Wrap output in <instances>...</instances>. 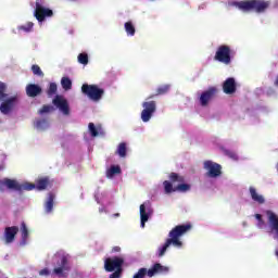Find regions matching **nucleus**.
Instances as JSON below:
<instances>
[{"instance_id": "f257e3e1", "label": "nucleus", "mask_w": 278, "mask_h": 278, "mask_svg": "<svg viewBox=\"0 0 278 278\" xmlns=\"http://www.w3.org/2000/svg\"><path fill=\"white\" fill-rule=\"evenodd\" d=\"M190 229H192L190 224L174 227L168 233L169 238L166 239L163 247L159 248V257H164L170 245L175 247L176 249H181V247H184V242H181V239L179 238L188 233Z\"/></svg>"}, {"instance_id": "f03ea898", "label": "nucleus", "mask_w": 278, "mask_h": 278, "mask_svg": "<svg viewBox=\"0 0 278 278\" xmlns=\"http://www.w3.org/2000/svg\"><path fill=\"white\" fill-rule=\"evenodd\" d=\"M230 5H232L233 8H238V10H241V12H256L257 14H262L270 8V1L242 0L232 1Z\"/></svg>"}, {"instance_id": "7ed1b4c3", "label": "nucleus", "mask_w": 278, "mask_h": 278, "mask_svg": "<svg viewBox=\"0 0 278 278\" xmlns=\"http://www.w3.org/2000/svg\"><path fill=\"white\" fill-rule=\"evenodd\" d=\"M0 112L4 116L12 114L16 105H18V96L10 97L8 96V85L5 83L0 81Z\"/></svg>"}, {"instance_id": "20e7f679", "label": "nucleus", "mask_w": 278, "mask_h": 278, "mask_svg": "<svg viewBox=\"0 0 278 278\" xmlns=\"http://www.w3.org/2000/svg\"><path fill=\"white\" fill-rule=\"evenodd\" d=\"M5 188L9 190H15L16 192H23V190H34L36 188L31 182L18 184L15 179L4 178L0 180V192H4Z\"/></svg>"}, {"instance_id": "39448f33", "label": "nucleus", "mask_w": 278, "mask_h": 278, "mask_svg": "<svg viewBox=\"0 0 278 278\" xmlns=\"http://www.w3.org/2000/svg\"><path fill=\"white\" fill-rule=\"evenodd\" d=\"M232 58L233 51L231 50V47L227 45L219 46L214 55L215 62H220V64H225L226 66L231 64Z\"/></svg>"}, {"instance_id": "423d86ee", "label": "nucleus", "mask_w": 278, "mask_h": 278, "mask_svg": "<svg viewBox=\"0 0 278 278\" xmlns=\"http://www.w3.org/2000/svg\"><path fill=\"white\" fill-rule=\"evenodd\" d=\"M81 92L83 94L88 97L90 101H94V102H98L101 99H103V96L105 94L104 89L99 88V86L97 85H88V84H84L81 86Z\"/></svg>"}, {"instance_id": "0eeeda50", "label": "nucleus", "mask_w": 278, "mask_h": 278, "mask_svg": "<svg viewBox=\"0 0 278 278\" xmlns=\"http://www.w3.org/2000/svg\"><path fill=\"white\" fill-rule=\"evenodd\" d=\"M168 267L163 266L160 263L154 264L150 269L141 267L138 271L132 276V278H146L147 275L149 277H155V275H160V273H167Z\"/></svg>"}, {"instance_id": "6e6552de", "label": "nucleus", "mask_w": 278, "mask_h": 278, "mask_svg": "<svg viewBox=\"0 0 278 278\" xmlns=\"http://www.w3.org/2000/svg\"><path fill=\"white\" fill-rule=\"evenodd\" d=\"M141 121L149 123L153 118V114L157 111V102L149 100L142 103Z\"/></svg>"}, {"instance_id": "1a4fd4ad", "label": "nucleus", "mask_w": 278, "mask_h": 278, "mask_svg": "<svg viewBox=\"0 0 278 278\" xmlns=\"http://www.w3.org/2000/svg\"><path fill=\"white\" fill-rule=\"evenodd\" d=\"M203 168L204 170H207L206 177H211V179H216V177H220L223 175V166L213 161H205L203 163Z\"/></svg>"}, {"instance_id": "9d476101", "label": "nucleus", "mask_w": 278, "mask_h": 278, "mask_svg": "<svg viewBox=\"0 0 278 278\" xmlns=\"http://www.w3.org/2000/svg\"><path fill=\"white\" fill-rule=\"evenodd\" d=\"M123 264H125V258L123 257H109L104 261V268L106 273H114V270H123Z\"/></svg>"}, {"instance_id": "9b49d317", "label": "nucleus", "mask_w": 278, "mask_h": 278, "mask_svg": "<svg viewBox=\"0 0 278 278\" xmlns=\"http://www.w3.org/2000/svg\"><path fill=\"white\" fill-rule=\"evenodd\" d=\"M52 103L64 116H71V105H68V100L64 97L55 96Z\"/></svg>"}, {"instance_id": "f8f14e48", "label": "nucleus", "mask_w": 278, "mask_h": 278, "mask_svg": "<svg viewBox=\"0 0 278 278\" xmlns=\"http://www.w3.org/2000/svg\"><path fill=\"white\" fill-rule=\"evenodd\" d=\"M165 194H170L173 192H188L190 191L191 186L188 184L179 182L176 187H173V184L168 180L163 182Z\"/></svg>"}, {"instance_id": "ddd939ff", "label": "nucleus", "mask_w": 278, "mask_h": 278, "mask_svg": "<svg viewBox=\"0 0 278 278\" xmlns=\"http://www.w3.org/2000/svg\"><path fill=\"white\" fill-rule=\"evenodd\" d=\"M34 16L39 23H42L45 18H51V16H53V10L47 9L39 2H36Z\"/></svg>"}, {"instance_id": "4468645a", "label": "nucleus", "mask_w": 278, "mask_h": 278, "mask_svg": "<svg viewBox=\"0 0 278 278\" xmlns=\"http://www.w3.org/2000/svg\"><path fill=\"white\" fill-rule=\"evenodd\" d=\"M216 92H218V89H216V87H211L206 91L202 92V94L200 96V104L202 105V108H205L207 103H210V101H212L214 97H216Z\"/></svg>"}, {"instance_id": "2eb2a0df", "label": "nucleus", "mask_w": 278, "mask_h": 278, "mask_svg": "<svg viewBox=\"0 0 278 278\" xmlns=\"http://www.w3.org/2000/svg\"><path fill=\"white\" fill-rule=\"evenodd\" d=\"M58 265L59 267L53 269L54 275H58V277H66L64 270H71V266H68V257L62 256L61 262L58 263Z\"/></svg>"}, {"instance_id": "dca6fc26", "label": "nucleus", "mask_w": 278, "mask_h": 278, "mask_svg": "<svg viewBox=\"0 0 278 278\" xmlns=\"http://www.w3.org/2000/svg\"><path fill=\"white\" fill-rule=\"evenodd\" d=\"M236 90H238V87L236 85V78H227L223 84V91L225 92V94H233L236 93Z\"/></svg>"}, {"instance_id": "f3484780", "label": "nucleus", "mask_w": 278, "mask_h": 278, "mask_svg": "<svg viewBox=\"0 0 278 278\" xmlns=\"http://www.w3.org/2000/svg\"><path fill=\"white\" fill-rule=\"evenodd\" d=\"M17 233H18V227L17 226L7 227L4 229L5 243L7 244H12V242H14Z\"/></svg>"}, {"instance_id": "a211bd4d", "label": "nucleus", "mask_w": 278, "mask_h": 278, "mask_svg": "<svg viewBox=\"0 0 278 278\" xmlns=\"http://www.w3.org/2000/svg\"><path fill=\"white\" fill-rule=\"evenodd\" d=\"M26 94L27 97H30V99H36V97L42 94V87L36 84H28L26 86Z\"/></svg>"}, {"instance_id": "6ab92c4d", "label": "nucleus", "mask_w": 278, "mask_h": 278, "mask_svg": "<svg viewBox=\"0 0 278 278\" xmlns=\"http://www.w3.org/2000/svg\"><path fill=\"white\" fill-rule=\"evenodd\" d=\"M150 203L146 202L140 205V218H141V227H144L146 223L149 220V216L151 215V210H148L147 206H149Z\"/></svg>"}, {"instance_id": "aec40b11", "label": "nucleus", "mask_w": 278, "mask_h": 278, "mask_svg": "<svg viewBox=\"0 0 278 278\" xmlns=\"http://www.w3.org/2000/svg\"><path fill=\"white\" fill-rule=\"evenodd\" d=\"M33 186H35L34 189H37V190H47V188L51 186V180L49 179V177L38 178L36 180V184H33Z\"/></svg>"}, {"instance_id": "412c9836", "label": "nucleus", "mask_w": 278, "mask_h": 278, "mask_svg": "<svg viewBox=\"0 0 278 278\" xmlns=\"http://www.w3.org/2000/svg\"><path fill=\"white\" fill-rule=\"evenodd\" d=\"M89 134L92 138H97V136H104L105 131H103V127L101 125L94 126V123H89Z\"/></svg>"}, {"instance_id": "4be33fe9", "label": "nucleus", "mask_w": 278, "mask_h": 278, "mask_svg": "<svg viewBox=\"0 0 278 278\" xmlns=\"http://www.w3.org/2000/svg\"><path fill=\"white\" fill-rule=\"evenodd\" d=\"M250 194L251 199L254 200L255 203H258L260 205H264V203H266L264 197L260 195L254 187H250Z\"/></svg>"}, {"instance_id": "5701e85b", "label": "nucleus", "mask_w": 278, "mask_h": 278, "mask_svg": "<svg viewBox=\"0 0 278 278\" xmlns=\"http://www.w3.org/2000/svg\"><path fill=\"white\" fill-rule=\"evenodd\" d=\"M168 90H170V85H161L159 88H156V93H152L148 97L149 99H155V97H160L162 94L168 93Z\"/></svg>"}, {"instance_id": "b1692460", "label": "nucleus", "mask_w": 278, "mask_h": 278, "mask_svg": "<svg viewBox=\"0 0 278 278\" xmlns=\"http://www.w3.org/2000/svg\"><path fill=\"white\" fill-rule=\"evenodd\" d=\"M53 201H55V195L53 193H49L48 200L45 204V210L47 214H51V212H53Z\"/></svg>"}, {"instance_id": "393cba45", "label": "nucleus", "mask_w": 278, "mask_h": 278, "mask_svg": "<svg viewBox=\"0 0 278 278\" xmlns=\"http://www.w3.org/2000/svg\"><path fill=\"white\" fill-rule=\"evenodd\" d=\"M186 181V178L175 172H172L169 174V184H184Z\"/></svg>"}, {"instance_id": "a878e982", "label": "nucleus", "mask_w": 278, "mask_h": 278, "mask_svg": "<svg viewBox=\"0 0 278 278\" xmlns=\"http://www.w3.org/2000/svg\"><path fill=\"white\" fill-rule=\"evenodd\" d=\"M114 175H121V166L112 165L108 170H106V177L109 179H112Z\"/></svg>"}, {"instance_id": "bb28decb", "label": "nucleus", "mask_w": 278, "mask_h": 278, "mask_svg": "<svg viewBox=\"0 0 278 278\" xmlns=\"http://www.w3.org/2000/svg\"><path fill=\"white\" fill-rule=\"evenodd\" d=\"M124 27L127 36H136V26H134V23L126 22L124 24Z\"/></svg>"}, {"instance_id": "cd10ccee", "label": "nucleus", "mask_w": 278, "mask_h": 278, "mask_svg": "<svg viewBox=\"0 0 278 278\" xmlns=\"http://www.w3.org/2000/svg\"><path fill=\"white\" fill-rule=\"evenodd\" d=\"M117 155L119 157H127V143L122 142L118 144L117 150H116Z\"/></svg>"}, {"instance_id": "c85d7f7f", "label": "nucleus", "mask_w": 278, "mask_h": 278, "mask_svg": "<svg viewBox=\"0 0 278 278\" xmlns=\"http://www.w3.org/2000/svg\"><path fill=\"white\" fill-rule=\"evenodd\" d=\"M61 86L63 90H71V88H73V81L68 77H63L61 79Z\"/></svg>"}, {"instance_id": "c756f323", "label": "nucleus", "mask_w": 278, "mask_h": 278, "mask_svg": "<svg viewBox=\"0 0 278 278\" xmlns=\"http://www.w3.org/2000/svg\"><path fill=\"white\" fill-rule=\"evenodd\" d=\"M35 127L37 129H47V127H49V122L46 118L37 119L35 122Z\"/></svg>"}, {"instance_id": "7c9ffc66", "label": "nucleus", "mask_w": 278, "mask_h": 278, "mask_svg": "<svg viewBox=\"0 0 278 278\" xmlns=\"http://www.w3.org/2000/svg\"><path fill=\"white\" fill-rule=\"evenodd\" d=\"M21 232H22V240H27V238H29V229H27V224H25V222H23L21 224Z\"/></svg>"}, {"instance_id": "2f4dec72", "label": "nucleus", "mask_w": 278, "mask_h": 278, "mask_svg": "<svg viewBox=\"0 0 278 278\" xmlns=\"http://www.w3.org/2000/svg\"><path fill=\"white\" fill-rule=\"evenodd\" d=\"M17 29L20 31H26V34H29V31L34 29V24L31 22H28L25 25L18 26Z\"/></svg>"}, {"instance_id": "473e14b6", "label": "nucleus", "mask_w": 278, "mask_h": 278, "mask_svg": "<svg viewBox=\"0 0 278 278\" xmlns=\"http://www.w3.org/2000/svg\"><path fill=\"white\" fill-rule=\"evenodd\" d=\"M58 92V84L50 83L47 94L48 97H53Z\"/></svg>"}, {"instance_id": "72a5a7b5", "label": "nucleus", "mask_w": 278, "mask_h": 278, "mask_svg": "<svg viewBox=\"0 0 278 278\" xmlns=\"http://www.w3.org/2000/svg\"><path fill=\"white\" fill-rule=\"evenodd\" d=\"M31 71L35 75H37L38 77H45V73H42V70L40 68L39 65H33L31 66Z\"/></svg>"}, {"instance_id": "f704fd0d", "label": "nucleus", "mask_w": 278, "mask_h": 278, "mask_svg": "<svg viewBox=\"0 0 278 278\" xmlns=\"http://www.w3.org/2000/svg\"><path fill=\"white\" fill-rule=\"evenodd\" d=\"M53 106L49 104H45L39 111L38 114H49V112H53Z\"/></svg>"}, {"instance_id": "c9c22d12", "label": "nucleus", "mask_w": 278, "mask_h": 278, "mask_svg": "<svg viewBox=\"0 0 278 278\" xmlns=\"http://www.w3.org/2000/svg\"><path fill=\"white\" fill-rule=\"evenodd\" d=\"M78 62L79 64H84V66H86L88 64V54L87 53L78 54Z\"/></svg>"}, {"instance_id": "e433bc0d", "label": "nucleus", "mask_w": 278, "mask_h": 278, "mask_svg": "<svg viewBox=\"0 0 278 278\" xmlns=\"http://www.w3.org/2000/svg\"><path fill=\"white\" fill-rule=\"evenodd\" d=\"M225 155L230 157V160H238V154L230 150H225Z\"/></svg>"}, {"instance_id": "4c0bfd02", "label": "nucleus", "mask_w": 278, "mask_h": 278, "mask_svg": "<svg viewBox=\"0 0 278 278\" xmlns=\"http://www.w3.org/2000/svg\"><path fill=\"white\" fill-rule=\"evenodd\" d=\"M123 275V269H117L110 275V278H119Z\"/></svg>"}, {"instance_id": "58836bf2", "label": "nucleus", "mask_w": 278, "mask_h": 278, "mask_svg": "<svg viewBox=\"0 0 278 278\" xmlns=\"http://www.w3.org/2000/svg\"><path fill=\"white\" fill-rule=\"evenodd\" d=\"M50 273H49V270L47 269V268H43V269H41L40 271H39V275H41V276H47V275H49Z\"/></svg>"}, {"instance_id": "ea45409f", "label": "nucleus", "mask_w": 278, "mask_h": 278, "mask_svg": "<svg viewBox=\"0 0 278 278\" xmlns=\"http://www.w3.org/2000/svg\"><path fill=\"white\" fill-rule=\"evenodd\" d=\"M112 252L113 253H121V247H118V245L113 247Z\"/></svg>"}, {"instance_id": "a19ab883", "label": "nucleus", "mask_w": 278, "mask_h": 278, "mask_svg": "<svg viewBox=\"0 0 278 278\" xmlns=\"http://www.w3.org/2000/svg\"><path fill=\"white\" fill-rule=\"evenodd\" d=\"M255 218H256V220H258L260 223H262V215H261V214H255Z\"/></svg>"}, {"instance_id": "79ce46f5", "label": "nucleus", "mask_w": 278, "mask_h": 278, "mask_svg": "<svg viewBox=\"0 0 278 278\" xmlns=\"http://www.w3.org/2000/svg\"><path fill=\"white\" fill-rule=\"evenodd\" d=\"M113 216H114L115 218H118V216H121V213H115Z\"/></svg>"}, {"instance_id": "37998d69", "label": "nucleus", "mask_w": 278, "mask_h": 278, "mask_svg": "<svg viewBox=\"0 0 278 278\" xmlns=\"http://www.w3.org/2000/svg\"><path fill=\"white\" fill-rule=\"evenodd\" d=\"M277 168H278V163H277Z\"/></svg>"}]
</instances>
